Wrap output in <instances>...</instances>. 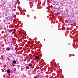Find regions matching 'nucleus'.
<instances>
[{"label": "nucleus", "instance_id": "obj_1", "mask_svg": "<svg viewBox=\"0 0 78 78\" xmlns=\"http://www.w3.org/2000/svg\"><path fill=\"white\" fill-rule=\"evenodd\" d=\"M6 50H7V51H9V50H10V48H9V47H7L6 48Z\"/></svg>", "mask_w": 78, "mask_h": 78}, {"label": "nucleus", "instance_id": "obj_2", "mask_svg": "<svg viewBox=\"0 0 78 78\" xmlns=\"http://www.w3.org/2000/svg\"><path fill=\"white\" fill-rule=\"evenodd\" d=\"M7 72L9 73H11V72H10V69H8L7 70Z\"/></svg>", "mask_w": 78, "mask_h": 78}, {"label": "nucleus", "instance_id": "obj_3", "mask_svg": "<svg viewBox=\"0 0 78 78\" xmlns=\"http://www.w3.org/2000/svg\"><path fill=\"white\" fill-rule=\"evenodd\" d=\"M23 33V32L22 31H20L19 32V34H22Z\"/></svg>", "mask_w": 78, "mask_h": 78}, {"label": "nucleus", "instance_id": "obj_4", "mask_svg": "<svg viewBox=\"0 0 78 78\" xmlns=\"http://www.w3.org/2000/svg\"><path fill=\"white\" fill-rule=\"evenodd\" d=\"M35 58L36 59H39V57L38 56H36Z\"/></svg>", "mask_w": 78, "mask_h": 78}, {"label": "nucleus", "instance_id": "obj_5", "mask_svg": "<svg viewBox=\"0 0 78 78\" xmlns=\"http://www.w3.org/2000/svg\"><path fill=\"white\" fill-rule=\"evenodd\" d=\"M13 62L14 64H16V61L15 60L13 61Z\"/></svg>", "mask_w": 78, "mask_h": 78}, {"label": "nucleus", "instance_id": "obj_6", "mask_svg": "<svg viewBox=\"0 0 78 78\" xmlns=\"http://www.w3.org/2000/svg\"><path fill=\"white\" fill-rule=\"evenodd\" d=\"M29 66L30 67H31V66H32V64L30 63L29 64Z\"/></svg>", "mask_w": 78, "mask_h": 78}, {"label": "nucleus", "instance_id": "obj_7", "mask_svg": "<svg viewBox=\"0 0 78 78\" xmlns=\"http://www.w3.org/2000/svg\"><path fill=\"white\" fill-rule=\"evenodd\" d=\"M13 32L14 33H16V30H14Z\"/></svg>", "mask_w": 78, "mask_h": 78}, {"label": "nucleus", "instance_id": "obj_8", "mask_svg": "<svg viewBox=\"0 0 78 78\" xmlns=\"http://www.w3.org/2000/svg\"><path fill=\"white\" fill-rule=\"evenodd\" d=\"M34 78H36V77L35 76H34Z\"/></svg>", "mask_w": 78, "mask_h": 78}]
</instances>
